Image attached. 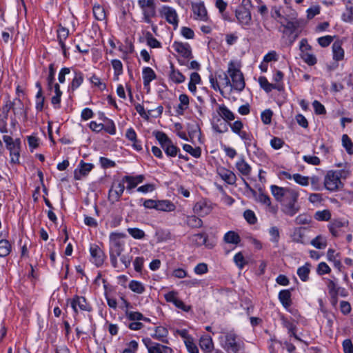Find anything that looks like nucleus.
Instances as JSON below:
<instances>
[{"mask_svg": "<svg viewBox=\"0 0 353 353\" xmlns=\"http://www.w3.org/2000/svg\"><path fill=\"white\" fill-rule=\"evenodd\" d=\"M300 57L303 61L308 65H314L317 63V59L316 56L310 53L309 52H304V53H301Z\"/></svg>", "mask_w": 353, "mask_h": 353, "instance_id": "50", "label": "nucleus"}, {"mask_svg": "<svg viewBox=\"0 0 353 353\" xmlns=\"http://www.w3.org/2000/svg\"><path fill=\"white\" fill-rule=\"evenodd\" d=\"M286 32L292 34L299 27V23L297 20L288 21L284 26Z\"/></svg>", "mask_w": 353, "mask_h": 353, "instance_id": "63", "label": "nucleus"}, {"mask_svg": "<svg viewBox=\"0 0 353 353\" xmlns=\"http://www.w3.org/2000/svg\"><path fill=\"white\" fill-rule=\"evenodd\" d=\"M333 59L336 61L343 60L344 58V50L339 41H336L332 44Z\"/></svg>", "mask_w": 353, "mask_h": 353, "instance_id": "39", "label": "nucleus"}, {"mask_svg": "<svg viewBox=\"0 0 353 353\" xmlns=\"http://www.w3.org/2000/svg\"><path fill=\"white\" fill-rule=\"evenodd\" d=\"M94 168L92 163H85L81 161L78 167L74 171V179L75 180H82L88 176L89 172Z\"/></svg>", "mask_w": 353, "mask_h": 353, "instance_id": "14", "label": "nucleus"}, {"mask_svg": "<svg viewBox=\"0 0 353 353\" xmlns=\"http://www.w3.org/2000/svg\"><path fill=\"white\" fill-rule=\"evenodd\" d=\"M214 206V205L211 201L202 199L195 203L193 210L199 216H205L212 211Z\"/></svg>", "mask_w": 353, "mask_h": 353, "instance_id": "11", "label": "nucleus"}, {"mask_svg": "<svg viewBox=\"0 0 353 353\" xmlns=\"http://www.w3.org/2000/svg\"><path fill=\"white\" fill-rule=\"evenodd\" d=\"M145 177L143 175L140 174L135 176L126 175L122 178V181L124 183H127V190H130L137 186L138 184L142 183Z\"/></svg>", "mask_w": 353, "mask_h": 353, "instance_id": "23", "label": "nucleus"}, {"mask_svg": "<svg viewBox=\"0 0 353 353\" xmlns=\"http://www.w3.org/2000/svg\"><path fill=\"white\" fill-rule=\"evenodd\" d=\"M129 288L137 294H142L145 291L144 285L141 282L134 280L130 282Z\"/></svg>", "mask_w": 353, "mask_h": 353, "instance_id": "56", "label": "nucleus"}, {"mask_svg": "<svg viewBox=\"0 0 353 353\" xmlns=\"http://www.w3.org/2000/svg\"><path fill=\"white\" fill-rule=\"evenodd\" d=\"M154 135L166 155L171 157L177 155L179 149L174 145L165 133L158 131L155 132Z\"/></svg>", "mask_w": 353, "mask_h": 353, "instance_id": "3", "label": "nucleus"}, {"mask_svg": "<svg viewBox=\"0 0 353 353\" xmlns=\"http://www.w3.org/2000/svg\"><path fill=\"white\" fill-rule=\"evenodd\" d=\"M125 316L130 321H139L141 320H144L146 321H149L148 318H145L143 315L139 312L126 310Z\"/></svg>", "mask_w": 353, "mask_h": 353, "instance_id": "48", "label": "nucleus"}, {"mask_svg": "<svg viewBox=\"0 0 353 353\" xmlns=\"http://www.w3.org/2000/svg\"><path fill=\"white\" fill-rule=\"evenodd\" d=\"M146 41L147 44L152 48H161V43L150 32H148L146 34Z\"/></svg>", "mask_w": 353, "mask_h": 353, "instance_id": "62", "label": "nucleus"}, {"mask_svg": "<svg viewBox=\"0 0 353 353\" xmlns=\"http://www.w3.org/2000/svg\"><path fill=\"white\" fill-rule=\"evenodd\" d=\"M235 168L239 173L242 176V180L246 186L248 183L246 182L243 176L248 177L252 172L251 165L245 160L243 157H240L235 163Z\"/></svg>", "mask_w": 353, "mask_h": 353, "instance_id": "12", "label": "nucleus"}, {"mask_svg": "<svg viewBox=\"0 0 353 353\" xmlns=\"http://www.w3.org/2000/svg\"><path fill=\"white\" fill-rule=\"evenodd\" d=\"M69 30L62 26H60L57 30V38L59 40V45L62 49L63 54L65 57H67V48L65 44V39L68 37Z\"/></svg>", "mask_w": 353, "mask_h": 353, "instance_id": "24", "label": "nucleus"}, {"mask_svg": "<svg viewBox=\"0 0 353 353\" xmlns=\"http://www.w3.org/2000/svg\"><path fill=\"white\" fill-rule=\"evenodd\" d=\"M199 346L205 353H210L214 350L212 339L209 336H201L199 340Z\"/></svg>", "mask_w": 353, "mask_h": 353, "instance_id": "28", "label": "nucleus"}, {"mask_svg": "<svg viewBox=\"0 0 353 353\" xmlns=\"http://www.w3.org/2000/svg\"><path fill=\"white\" fill-rule=\"evenodd\" d=\"M159 14L169 24L173 26L174 29L178 27L179 19L174 8L168 6H163L159 10Z\"/></svg>", "mask_w": 353, "mask_h": 353, "instance_id": "6", "label": "nucleus"}, {"mask_svg": "<svg viewBox=\"0 0 353 353\" xmlns=\"http://www.w3.org/2000/svg\"><path fill=\"white\" fill-rule=\"evenodd\" d=\"M15 101H17L19 104V110L17 108H13L14 104H16V102H11L10 101H8L6 103L3 107V112L8 114V112L13 109L14 113L15 114H23L26 116V112L23 111V105L21 103V100L19 99H17Z\"/></svg>", "mask_w": 353, "mask_h": 353, "instance_id": "29", "label": "nucleus"}, {"mask_svg": "<svg viewBox=\"0 0 353 353\" xmlns=\"http://www.w3.org/2000/svg\"><path fill=\"white\" fill-rule=\"evenodd\" d=\"M342 144L349 154H353V143L347 134L342 136Z\"/></svg>", "mask_w": 353, "mask_h": 353, "instance_id": "59", "label": "nucleus"}, {"mask_svg": "<svg viewBox=\"0 0 353 353\" xmlns=\"http://www.w3.org/2000/svg\"><path fill=\"white\" fill-rule=\"evenodd\" d=\"M74 78L72 80V82L70 83V88L72 90H74L77 89L83 83V74L81 71L79 70H74Z\"/></svg>", "mask_w": 353, "mask_h": 353, "instance_id": "41", "label": "nucleus"}, {"mask_svg": "<svg viewBox=\"0 0 353 353\" xmlns=\"http://www.w3.org/2000/svg\"><path fill=\"white\" fill-rule=\"evenodd\" d=\"M259 83L261 87L266 92H270L273 89H277L276 86L269 83L267 78L265 77H260L259 78Z\"/></svg>", "mask_w": 353, "mask_h": 353, "instance_id": "52", "label": "nucleus"}, {"mask_svg": "<svg viewBox=\"0 0 353 353\" xmlns=\"http://www.w3.org/2000/svg\"><path fill=\"white\" fill-rule=\"evenodd\" d=\"M227 72L231 79V88L239 92L242 91L245 88L244 77L240 69L234 61H230Z\"/></svg>", "mask_w": 353, "mask_h": 353, "instance_id": "2", "label": "nucleus"}, {"mask_svg": "<svg viewBox=\"0 0 353 353\" xmlns=\"http://www.w3.org/2000/svg\"><path fill=\"white\" fill-rule=\"evenodd\" d=\"M93 15L94 18L98 21L105 20L106 18V14L105 9L100 5H94L92 8Z\"/></svg>", "mask_w": 353, "mask_h": 353, "instance_id": "47", "label": "nucleus"}, {"mask_svg": "<svg viewBox=\"0 0 353 353\" xmlns=\"http://www.w3.org/2000/svg\"><path fill=\"white\" fill-rule=\"evenodd\" d=\"M217 173L221 179L228 184L234 185L236 183L237 177L232 170L223 167H220L217 168Z\"/></svg>", "mask_w": 353, "mask_h": 353, "instance_id": "20", "label": "nucleus"}, {"mask_svg": "<svg viewBox=\"0 0 353 353\" xmlns=\"http://www.w3.org/2000/svg\"><path fill=\"white\" fill-rule=\"evenodd\" d=\"M125 236L124 234L112 232L110 235V241L113 249V253L117 256H120L123 247L122 239Z\"/></svg>", "mask_w": 353, "mask_h": 353, "instance_id": "13", "label": "nucleus"}, {"mask_svg": "<svg viewBox=\"0 0 353 353\" xmlns=\"http://www.w3.org/2000/svg\"><path fill=\"white\" fill-rule=\"evenodd\" d=\"M217 112L225 121H233L235 119L234 114L224 104L219 105Z\"/></svg>", "mask_w": 353, "mask_h": 353, "instance_id": "34", "label": "nucleus"}, {"mask_svg": "<svg viewBox=\"0 0 353 353\" xmlns=\"http://www.w3.org/2000/svg\"><path fill=\"white\" fill-rule=\"evenodd\" d=\"M326 283L330 295L336 301L339 288L337 286L336 283L331 279H327Z\"/></svg>", "mask_w": 353, "mask_h": 353, "instance_id": "45", "label": "nucleus"}, {"mask_svg": "<svg viewBox=\"0 0 353 353\" xmlns=\"http://www.w3.org/2000/svg\"><path fill=\"white\" fill-rule=\"evenodd\" d=\"M236 17L239 22L243 26L250 25L252 20L250 12L245 8L237 10Z\"/></svg>", "mask_w": 353, "mask_h": 353, "instance_id": "25", "label": "nucleus"}, {"mask_svg": "<svg viewBox=\"0 0 353 353\" xmlns=\"http://www.w3.org/2000/svg\"><path fill=\"white\" fill-rule=\"evenodd\" d=\"M172 48L185 59H190L192 57L191 47L187 43L174 41Z\"/></svg>", "mask_w": 353, "mask_h": 353, "instance_id": "17", "label": "nucleus"}, {"mask_svg": "<svg viewBox=\"0 0 353 353\" xmlns=\"http://www.w3.org/2000/svg\"><path fill=\"white\" fill-rule=\"evenodd\" d=\"M169 79L176 84H180L185 81V77L173 64L170 65V70L168 74Z\"/></svg>", "mask_w": 353, "mask_h": 353, "instance_id": "27", "label": "nucleus"}, {"mask_svg": "<svg viewBox=\"0 0 353 353\" xmlns=\"http://www.w3.org/2000/svg\"><path fill=\"white\" fill-rule=\"evenodd\" d=\"M341 19L345 23H352L353 21V3L347 4L345 10L341 15Z\"/></svg>", "mask_w": 353, "mask_h": 353, "instance_id": "44", "label": "nucleus"}, {"mask_svg": "<svg viewBox=\"0 0 353 353\" xmlns=\"http://www.w3.org/2000/svg\"><path fill=\"white\" fill-rule=\"evenodd\" d=\"M127 230L128 232L135 239H143L145 236V232L139 228H129Z\"/></svg>", "mask_w": 353, "mask_h": 353, "instance_id": "60", "label": "nucleus"}, {"mask_svg": "<svg viewBox=\"0 0 353 353\" xmlns=\"http://www.w3.org/2000/svg\"><path fill=\"white\" fill-rule=\"evenodd\" d=\"M337 172V175L339 179L341 180L347 179L352 174V168L351 165L347 162H345L344 168L341 169L340 170H336Z\"/></svg>", "mask_w": 353, "mask_h": 353, "instance_id": "49", "label": "nucleus"}, {"mask_svg": "<svg viewBox=\"0 0 353 353\" xmlns=\"http://www.w3.org/2000/svg\"><path fill=\"white\" fill-rule=\"evenodd\" d=\"M179 100L180 103L178 105L176 112L178 114H182L189 107V97L186 94H181L179 95Z\"/></svg>", "mask_w": 353, "mask_h": 353, "instance_id": "40", "label": "nucleus"}, {"mask_svg": "<svg viewBox=\"0 0 353 353\" xmlns=\"http://www.w3.org/2000/svg\"><path fill=\"white\" fill-rule=\"evenodd\" d=\"M348 221L344 219H337L332 220L328 225L329 230L332 235L336 237L342 228L347 227Z\"/></svg>", "mask_w": 353, "mask_h": 353, "instance_id": "21", "label": "nucleus"}, {"mask_svg": "<svg viewBox=\"0 0 353 353\" xmlns=\"http://www.w3.org/2000/svg\"><path fill=\"white\" fill-rule=\"evenodd\" d=\"M10 152V161L12 163H19L21 151L20 139H14V141L6 147Z\"/></svg>", "mask_w": 353, "mask_h": 353, "instance_id": "15", "label": "nucleus"}, {"mask_svg": "<svg viewBox=\"0 0 353 353\" xmlns=\"http://www.w3.org/2000/svg\"><path fill=\"white\" fill-rule=\"evenodd\" d=\"M311 266L310 263H305L298 268L297 274L302 281L305 282L309 279Z\"/></svg>", "mask_w": 353, "mask_h": 353, "instance_id": "38", "label": "nucleus"}, {"mask_svg": "<svg viewBox=\"0 0 353 353\" xmlns=\"http://www.w3.org/2000/svg\"><path fill=\"white\" fill-rule=\"evenodd\" d=\"M125 137L132 142V146L135 150H142L141 143L137 139V133L132 128L127 129Z\"/></svg>", "mask_w": 353, "mask_h": 353, "instance_id": "26", "label": "nucleus"}, {"mask_svg": "<svg viewBox=\"0 0 353 353\" xmlns=\"http://www.w3.org/2000/svg\"><path fill=\"white\" fill-rule=\"evenodd\" d=\"M183 149L193 157L199 158L201 155V150L199 147L192 148L189 144H184L183 145Z\"/></svg>", "mask_w": 353, "mask_h": 353, "instance_id": "54", "label": "nucleus"}, {"mask_svg": "<svg viewBox=\"0 0 353 353\" xmlns=\"http://www.w3.org/2000/svg\"><path fill=\"white\" fill-rule=\"evenodd\" d=\"M324 187L330 192H336L343 186L341 181L339 179L336 171L329 170L324 177Z\"/></svg>", "mask_w": 353, "mask_h": 353, "instance_id": "5", "label": "nucleus"}, {"mask_svg": "<svg viewBox=\"0 0 353 353\" xmlns=\"http://www.w3.org/2000/svg\"><path fill=\"white\" fill-rule=\"evenodd\" d=\"M311 244L317 249H324L327 246V240L321 236H317L312 240Z\"/></svg>", "mask_w": 353, "mask_h": 353, "instance_id": "53", "label": "nucleus"}, {"mask_svg": "<svg viewBox=\"0 0 353 353\" xmlns=\"http://www.w3.org/2000/svg\"><path fill=\"white\" fill-rule=\"evenodd\" d=\"M168 331L166 327L163 326H158L155 328L154 332L151 334V336L155 339L162 341L163 343L167 342V336Z\"/></svg>", "mask_w": 353, "mask_h": 353, "instance_id": "31", "label": "nucleus"}, {"mask_svg": "<svg viewBox=\"0 0 353 353\" xmlns=\"http://www.w3.org/2000/svg\"><path fill=\"white\" fill-rule=\"evenodd\" d=\"M143 83L148 91L150 89V83L157 79V74L150 67H145L142 70Z\"/></svg>", "mask_w": 353, "mask_h": 353, "instance_id": "22", "label": "nucleus"}, {"mask_svg": "<svg viewBox=\"0 0 353 353\" xmlns=\"http://www.w3.org/2000/svg\"><path fill=\"white\" fill-rule=\"evenodd\" d=\"M223 336L219 338L221 347L228 353H244V343L238 339L234 331H221Z\"/></svg>", "mask_w": 353, "mask_h": 353, "instance_id": "1", "label": "nucleus"}, {"mask_svg": "<svg viewBox=\"0 0 353 353\" xmlns=\"http://www.w3.org/2000/svg\"><path fill=\"white\" fill-rule=\"evenodd\" d=\"M90 261L96 266H101L105 259V255L100 247L96 244H92L90 247Z\"/></svg>", "mask_w": 353, "mask_h": 353, "instance_id": "10", "label": "nucleus"}, {"mask_svg": "<svg viewBox=\"0 0 353 353\" xmlns=\"http://www.w3.org/2000/svg\"><path fill=\"white\" fill-rule=\"evenodd\" d=\"M176 209L175 205L169 200H157V210L172 212Z\"/></svg>", "mask_w": 353, "mask_h": 353, "instance_id": "35", "label": "nucleus"}, {"mask_svg": "<svg viewBox=\"0 0 353 353\" xmlns=\"http://www.w3.org/2000/svg\"><path fill=\"white\" fill-rule=\"evenodd\" d=\"M138 6L141 10L143 22L152 23V18L156 16L155 0H138Z\"/></svg>", "mask_w": 353, "mask_h": 353, "instance_id": "4", "label": "nucleus"}, {"mask_svg": "<svg viewBox=\"0 0 353 353\" xmlns=\"http://www.w3.org/2000/svg\"><path fill=\"white\" fill-rule=\"evenodd\" d=\"M55 69L54 64L50 63L49 65L48 75L47 77L48 88L52 90L54 87L53 83L54 81Z\"/></svg>", "mask_w": 353, "mask_h": 353, "instance_id": "55", "label": "nucleus"}, {"mask_svg": "<svg viewBox=\"0 0 353 353\" xmlns=\"http://www.w3.org/2000/svg\"><path fill=\"white\" fill-rule=\"evenodd\" d=\"M223 240L227 243L237 245L241 241V238L234 231H229L225 234Z\"/></svg>", "mask_w": 353, "mask_h": 353, "instance_id": "43", "label": "nucleus"}, {"mask_svg": "<svg viewBox=\"0 0 353 353\" xmlns=\"http://www.w3.org/2000/svg\"><path fill=\"white\" fill-rule=\"evenodd\" d=\"M54 96H53L51 99V103L53 105L55 109H58L60 108V102H61V97L62 95V92L60 90V86L58 83L54 84Z\"/></svg>", "mask_w": 353, "mask_h": 353, "instance_id": "42", "label": "nucleus"}, {"mask_svg": "<svg viewBox=\"0 0 353 353\" xmlns=\"http://www.w3.org/2000/svg\"><path fill=\"white\" fill-rule=\"evenodd\" d=\"M185 223L188 226L194 228H199L203 225L202 220L195 215L188 216Z\"/></svg>", "mask_w": 353, "mask_h": 353, "instance_id": "46", "label": "nucleus"}, {"mask_svg": "<svg viewBox=\"0 0 353 353\" xmlns=\"http://www.w3.org/2000/svg\"><path fill=\"white\" fill-rule=\"evenodd\" d=\"M185 345L187 348V350L189 353H199V349L194 342V340L192 338L190 339H188L187 341H185Z\"/></svg>", "mask_w": 353, "mask_h": 353, "instance_id": "64", "label": "nucleus"}, {"mask_svg": "<svg viewBox=\"0 0 353 353\" xmlns=\"http://www.w3.org/2000/svg\"><path fill=\"white\" fill-rule=\"evenodd\" d=\"M314 218L317 221H328L331 218V213L328 210H324L322 211H317L315 213Z\"/></svg>", "mask_w": 353, "mask_h": 353, "instance_id": "61", "label": "nucleus"}, {"mask_svg": "<svg viewBox=\"0 0 353 353\" xmlns=\"http://www.w3.org/2000/svg\"><path fill=\"white\" fill-rule=\"evenodd\" d=\"M232 131L237 134L245 145H250L252 135L243 130L244 125L241 121L237 120L230 124Z\"/></svg>", "mask_w": 353, "mask_h": 353, "instance_id": "7", "label": "nucleus"}, {"mask_svg": "<svg viewBox=\"0 0 353 353\" xmlns=\"http://www.w3.org/2000/svg\"><path fill=\"white\" fill-rule=\"evenodd\" d=\"M192 11L195 19L203 21H207L208 20L207 10L203 2L193 3Z\"/></svg>", "mask_w": 353, "mask_h": 353, "instance_id": "18", "label": "nucleus"}, {"mask_svg": "<svg viewBox=\"0 0 353 353\" xmlns=\"http://www.w3.org/2000/svg\"><path fill=\"white\" fill-rule=\"evenodd\" d=\"M112 66L114 69V75L119 78V77L123 73V64L119 59H112L111 61Z\"/></svg>", "mask_w": 353, "mask_h": 353, "instance_id": "57", "label": "nucleus"}, {"mask_svg": "<svg viewBox=\"0 0 353 353\" xmlns=\"http://www.w3.org/2000/svg\"><path fill=\"white\" fill-rule=\"evenodd\" d=\"M293 180L301 186H307L310 184V177L300 174H292Z\"/></svg>", "mask_w": 353, "mask_h": 353, "instance_id": "58", "label": "nucleus"}, {"mask_svg": "<svg viewBox=\"0 0 353 353\" xmlns=\"http://www.w3.org/2000/svg\"><path fill=\"white\" fill-rule=\"evenodd\" d=\"M256 201L265 206V210L272 214H276L278 211V208L276 205H274L272 204L270 197L261 192L256 197Z\"/></svg>", "mask_w": 353, "mask_h": 353, "instance_id": "19", "label": "nucleus"}, {"mask_svg": "<svg viewBox=\"0 0 353 353\" xmlns=\"http://www.w3.org/2000/svg\"><path fill=\"white\" fill-rule=\"evenodd\" d=\"M296 203H284L282 207V212L289 216H294L299 210V208L296 205Z\"/></svg>", "mask_w": 353, "mask_h": 353, "instance_id": "32", "label": "nucleus"}, {"mask_svg": "<svg viewBox=\"0 0 353 353\" xmlns=\"http://www.w3.org/2000/svg\"><path fill=\"white\" fill-rule=\"evenodd\" d=\"M208 236L205 233H198L192 236V242L197 246L205 245L208 248H212V245L206 244Z\"/></svg>", "mask_w": 353, "mask_h": 353, "instance_id": "36", "label": "nucleus"}, {"mask_svg": "<svg viewBox=\"0 0 353 353\" xmlns=\"http://www.w3.org/2000/svg\"><path fill=\"white\" fill-rule=\"evenodd\" d=\"M125 186L123 181L114 182L108 191V201L114 204L120 200L123 192Z\"/></svg>", "mask_w": 353, "mask_h": 353, "instance_id": "8", "label": "nucleus"}, {"mask_svg": "<svg viewBox=\"0 0 353 353\" xmlns=\"http://www.w3.org/2000/svg\"><path fill=\"white\" fill-rule=\"evenodd\" d=\"M288 188V187L283 188L276 185H272L270 186V190L275 199L279 202H282Z\"/></svg>", "mask_w": 353, "mask_h": 353, "instance_id": "33", "label": "nucleus"}, {"mask_svg": "<svg viewBox=\"0 0 353 353\" xmlns=\"http://www.w3.org/2000/svg\"><path fill=\"white\" fill-rule=\"evenodd\" d=\"M279 299L285 308L292 305L291 292L290 290H282L279 293Z\"/></svg>", "mask_w": 353, "mask_h": 353, "instance_id": "30", "label": "nucleus"}, {"mask_svg": "<svg viewBox=\"0 0 353 353\" xmlns=\"http://www.w3.org/2000/svg\"><path fill=\"white\" fill-rule=\"evenodd\" d=\"M143 343L146 347L148 353H172V349L161 345L160 343H157L153 342L150 338H144L142 340Z\"/></svg>", "mask_w": 353, "mask_h": 353, "instance_id": "9", "label": "nucleus"}, {"mask_svg": "<svg viewBox=\"0 0 353 353\" xmlns=\"http://www.w3.org/2000/svg\"><path fill=\"white\" fill-rule=\"evenodd\" d=\"M71 307L77 314L79 309L81 311H90L91 306L83 296H75L71 301Z\"/></svg>", "mask_w": 353, "mask_h": 353, "instance_id": "16", "label": "nucleus"}, {"mask_svg": "<svg viewBox=\"0 0 353 353\" xmlns=\"http://www.w3.org/2000/svg\"><path fill=\"white\" fill-rule=\"evenodd\" d=\"M11 251V245L7 240L0 241V257L8 256Z\"/></svg>", "mask_w": 353, "mask_h": 353, "instance_id": "51", "label": "nucleus"}, {"mask_svg": "<svg viewBox=\"0 0 353 353\" xmlns=\"http://www.w3.org/2000/svg\"><path fill=\"white\" fill-rule=\"evenodd\" d=\"M299 196V193L296 190L291 188H288L282 202H283V203L290 202H297Z\"/></svg>", "mask_w": 353, "mask_h": 353, "instance_id": "37", "label": "nucleus"}]
</instances>
